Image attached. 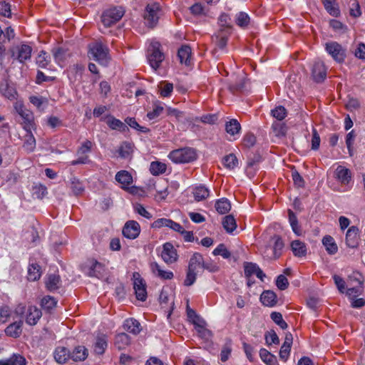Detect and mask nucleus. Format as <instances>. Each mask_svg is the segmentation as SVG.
<instances>
[{"label": "nucleus", "instance_id": "nucleus-63", "mask_svg": "<svg viewBox=\"0 0 365 365\" xmlns=\"http://www.w3.org/2000/svg\"><path fill=\"white\" fill-rule=\"evenodd\" d=\"M265 341L268 345L272 344H278L279 343V337L274 330L267 331L265 334Z\"/></svg>", "mask_w": 365, "mask_h": 365}, {"label": "nucleus", "instance_id": "nucleus-13", "mask_svg": "<svg viewBox=\"0 0 365 365\" xmlns=\"http://www.w3.org/2000/svg\"><path fill=\"white\" fill-rule=\"evenodd\" d=\"M244 271L246 278H250L253 274H255L257 278H259L261 281H263L264 278L266 277L265 274L259 268V267L253 262H245Z\"/></svg>", "mask_w": 365, "mask_h": 365}, {"label": "nucleus", "instance_id": "nucleus-3", "mask_svg": "<svg viewBox=\"0 0 365 365\" xmlns=\"http://www.w3.org/2000/svg\"><path fill=\"white\" fill-rule=\"evenodd\" d=\"M160 44L158 42H153L148 48V61L155 71L160 66L164 60V54L160 49Z\"/></svg>", "mask_w": 365, "mask_h": 365}, {"label": "nucleus", "instance_id": "nucleus-12", "mask_svg": "<svg viewBox=\"0 0 365 365\" xmlns=\"http://www.w3.org/2000/svg\"><path fill=\"white\" fill-rule=\"evenodd\" d=\"M312 76L317 83L323 82L327 77V68L322 61H317L314 63L312 70Z\"/></svg>", "mask_w": 365, "mask_h": 365}, {"label": "nucleus", "instance_id": "nucleus-64", "mask_svg": "<svg viewBox=\"0 0 365 365\" xmlns=\"http://www.w3.org/2000/svg\"><path fill=\"white\" fill-rule=\"evenodd\" d=\"M329 26L334 31L337 32H344L347 29L346 26L336 19L330 20Z\"/></svg>", "mask_w": 365, "mask_h": 365}, {"label": "nucleus", "instance_id": "nucleus-28", "mask_svg": "<svg viewBox=\"0 0 365 365\" xmlns=\"http://www.w3.org/2000/svg\"><path fill=\"white\" fill-rule=\"evenodd\" d=\"M88 355V349L83 346H78L71 352L70 359L74 361H84Z\"/></svg>", "mask_w": 365, "mask_h": 365}, {"label": "nucleus", "instance_id": "nucleus-15", "mask_svg": "<svg viewBox=\"0 0 365 365\" xmlns=\"http://www.w3.org/2000/svg\"><path fill=\"white\" fill-rule=\"evenodd\" d=\"M104 120L111 130H115L123 133L129 130L128 125L125 123L122 122L120 120L115 118L112 115H106L104 117Z\"/></svg>", "mask_w": 365, "mask_h": 365}, {"label": "nucleus", "instance_id": "nucleus-50", "mask_svg": "<svg viewBox=\"0 0 365 365\" xmlns=\"http://www.w3.org/2000/svg\"><path fill=\"white\" fill-rule=\"evenodd\" d=\"M245 78L242 76L239 77V78H237V80L236 82L232 81L230 83L229 90L233 93H237V92H241L245 88Z\"/></svg>", "mask_w": 365, "mask_h": 365}, {"label": "nucleus", "instance_id": "nucleus-34", "mask_svg": "<svg viewBox=\"0 0 365 365\" xmlns=\"http://www.w3.org/2000/svg\"><path fill=\"white\" fill-rule=\"evenodd\" d=\"M322 243L329 255H334L338 251V246L334 239L330 235H326L322 239Z\"/></svg>", "mask_w": 365, "mask_h": 365}, {"label": "nucleus", "instance_id": "nucleus-61", "mask_svg": "<svg viewBox=\"0 0 365 365\" xmlns=\"http://www.w3.org/2000/svg\"><path fill=\"white\" fill-rule=\"evenodd\" d=\"M47 194V188L43 185H36L33 188V196L42 199Z\"/></svg>", "mask_w": 365, "mask_h": 365}, {"label": "nucleus", "instance_id": "nucleus-48", "mask_svg": "<svg viewBox=\"0 0 365 365\" xmlns=\"http://www.w3.org/2000/svg\"><path fill=\"white\" fill-rule=\"evenodd\" d=\"M288 215H289V222L292 227V231L297 235H300L302 232H301L300 226L299 225L298 220H297L296 215L292 210H289Z\"/></svg>", "mask_w": 365, "mask_h": 365}, {"label": "nucleus", "instance_id": "nucleus-26", "mask_svg": "<svg viewBox=\"0 0 365 365\" xmlns=\"http://www.w3.org/2000/svg\"><path fill=\"white\" fill-rule=\"evenodd\" d=\"M115 180L122 185V188L125 189L133 182V177L127 170L118 171L115 177Z\"/></svg>", "mask_w": 365, "mask_h": 365}, {"label": "nucleus", "instance_id": "nucleus-7", "mask_svg": "<svg viewBox=\"0 0 365 365\" xmlns=\"http://www.w3.org/2000/svg\"><path fill=\"white\" fill-rule=\"evenodd\" d=\"M11 56L14 60H17L19 63H24L26 61L29 60L31 57L32 48L25 43H21L11 47L9 49Z\"/></svg>", "mask_w": 365, "mask_h": 365}, {"label": "nucleus", "instance_id": "nucleus-21", "mask_svg": "<svg viewBox=\"0 0 365 365\" xmlns=\"http://www.w3.org/2000/svg\"><path fill=\"white\" fill-rule=\"evenodd\" d=\"M259 299L263 305L269 307H273L277 303V294L272 290H264L261 294Z\"/></svg>", "mask_w": 365, "mask_h": 365}, {"label": "nucleus", "instance_id": "nucleus-35", "mask_svg": "<svg viewBox=\"0 0 365 365\" xmlns=\"http://www.w3.org/2000/svg\"><path fill=\"white\" fill-rule=\"evenodd\" d=\"M151 269L153 272L161 279H171L173 278L174 274L173 272L163 270L157 262L151 264Z\"/></svg>", "mask_w": 365, "mask_h": 365}, {"label": "nucleus", "instance_id": "nucleus-9", "mask_svg": "<svg viewBox=\"0 0 365 365\" xmlns=\"http://www.w3.org/2000/svg\"><path fill=\"white\" fill-rule=\"evenodd\" d=\"M133 289L138 300L145 302L147 299L146 284L138 272H134Z\"/></svg>", "mask_w": 365, "mask_h": 365}, {"label": "nucleus", "instance_id": "nucleus-1", "mask_svg": "<svg viewBox=\"0 0 365 365\" xmlns=\"http://www.w3.org/2000/svg\"><path fill=\"white\" fill-rule=\"evenodd\" d=\"M88 56L98 63L106 66L110 60L109 49L100 41L93 42L88 46Z\"/></svg>", "mask_w": 365, "mask_h": 365}, {"label": "nucleus", "instance_id": "nucleus-56", "mask_svg": "<svg viewBox=\"0 0 365 365\" xmlns=\"http://www.w3.org/2000/svg\"><path fill=\"white\" fill-rule=\"evenodd\" d=\"M270 317L272 320L276 323L280 328L282 329H286L287 328V322L283 319L282 315L279 312H273L270 314Z\"/></svg>", "mask_w": 365, "mask_h": 365}, {"label": "nucleus", "instance_id": "nucleus-36", "mask_svg": "<svg viewBox=\"0 0 365 365\" xmlns=\"http://www.w3.org/2000/svg\"><path fill=\"white\" fill-rule=\"evenodd\" d=\"M130 343V337L125 333H119L115 336V345L119 349H125Z\"/></svg>", "mask_w": 365, "mask_h": 365}, {"label": "nucleus", "instance_id": "nucleus-44", "mask_svg": "<svg viewBox=\"0 0 365 365\" xmlns=\"http://www.w3.org/2000/svg\"><path fill=\"white\" fill-rule=\"evenodd\" d=\"M235 23L239 27L246 29L250 23V18L247 13L240 11L235 16Z\"/></svg>", "mask_w": 365, "mask_h": 365}, {"label": "nucleus", "instance_id": "nucleus-2", "mask_svg": "<svg viewBox=\"0 0 365 365\" xmlns=\"http://www.w3.org/2000/svg\"><path fill=\"white\" fill-rule=\"evenodd\" d=\"M168 158L175 163H188L197 159L195 149L183 148L171 151Z\"/></svg>", "mask_w": 365, "mask_h": 365}, {"label": "nucleus", "instance_id": "nucleus-22", "mask_svg": "<svg viewBox=\"0 0 365 365\" xmlns=\"http://www.w3.org/2000/svg\"><path fill=\"white\" fill-rule=\"evenodd\" d=\"M231 32L217 31L212 36V41L220 49H224L227 43L228 38Z\"/></svg>", "mask_w": 365, "mask_h": 365}, {"label": "nucleus", "instance_id": "nucleus-46", "mask_svg": "<svg viewBox=\"0 0 365 365\" xmlns=\"http://www.w3.org/2000/svg\"><path fill=\"white\" fill-rule=\"evenodd\" d=\"M222 164L226 168L233 170L237 167L238 160L235 155L230 153L223 158Z\"/></svg>", "mask_w": 365, "mask_h": 365}, {"label": "nucleus", "instance_id": "nucleus-16", "mask_svg": "<svg viewBox=\"0 0 365 365\" xmlns=\"http://www.w3.org/2000/svg\"><path fill=\"white\" fill-rule=\"evenodd\" d=\"M334 177L342 185H348L352 179V174L349 169L339 165L334 171Z\"/></svg>", "mask_w": 365, "mask_h": 365}, {"label": "nucleus", "instance_id": "nucleus-60", "mask_svg": "<svg viewBox=\"0 0 365 365\" xmlns=\"http://www.w3.org/2000/svg\"><path fill=\"white\" fill-rule=\"evenodd\" d=\"M103 265L100 262L94 260L91 266L89 275L98 277L101 274Z\"/></svg>", "mask_w": 365, "mask_h": 365}, {"label": "nucleus", "instance_id": "nucleus-30", "mask_svg": "<svg viewBox=\"0 0 365 365\" xmlns=\"http://www.w3.org/2000/svg\"><path fill=\"white\" fill-rule=\"evenodd\" d=\"M219 30L221 31L232 32V26L230 15L222 13L218 18Z\"/></svg>", "mask_w": 365, "mask_h": 365}, {"label": "nucleus", "instance_id": "nucleus-32", "mask_svg": "<svg viewBox=\"0 0 365 365\" xmlns=\"http://www.w3.org/2000/svg\"><path fill=\"white\" fill-rule=\"evenodd\" d=\"M291 249L295 257H302L307 254V247L304 242L300 240H294L291 243Z\"/></svg>", "mask_w": 365, "mask_h": 365}, {"label": "nucleus", "instance_id": "nucleus-8", "mask_svg": "<svg viewBox=\"0 0 365 365\" xmlns=\"http://www.w3.org/2000/svg\"><path fill=\"white\" fill-rule=\"evenodd\" d=\"M326 51L337 63H341L346 58V48L336 41H329L325 44Z\"/></svg>", "mask_w": 365, "mask_h": 365}, {"label": "nucleus", "instance_id": "nucleus-38", "mask_svg": "<svg viewBox=\"0 0 365 365\" xmlns=\"http://www.w3.org/2000/svg\"><path fill=\"white\" fill-rule=\"evenodd\" d=\"M222 224L223 228L227 233H232L237 228V223L232 215H226L222 218Z\"/></svg>", "mask_w": 365, "mask_h": 365}, {"label": "nucleus", "instance_id": "nucleus-55", "mask_svg": "<svg viewBox=\"0 0 365 365\" xmlns=\"http://www.w3.org/2000/svg\"><path fill=\"white\" fill-rule=\"evenodd\" d=\"M272 115L278 120H282L287 116V110L284 106H279L271 110Z\"/></svg>", "mask_w": 365, "mask_h": 365}, {"label": "nucleus", "instance_id": "nucleus-47", "mask_svg": "<svg viewBox=\"0 0 365 365\" xmlns=\"http://www.w3.org/2000/svg\"><path fill=\"white\" fill-rule=\"evenodd\" d=\"M167 166L165 163L154 161L150 163V172L153 175H159L165 173Z\"/></svg>", "mask_w": 365, "mask_h": 365}, {"label": "nucleus", "instance_id": "nucleus-31", "mask_svg": "<svg viewBox=\"0 0 365 365\" xmlns=\"http://www.w3.org/2000/svg\"><path fill=\"white\" fill-rule=\"evenodd\" d=\"M259 356L266 365H279L277 356L266 349L262 348L259 350Z\"/></svg>", "mask_w": 365, "mask_h": 365}, {"label": "nucleus", "instance_id": "nucleus-57", "mask_svg": "<svg viewBox=\"0 0 365 365\" xmlns=\"http://www.w3.org/2000/svg\"><path fill=\"white\" fill-rule=\"evenodd\" d=\"M215 256L221 255L224 259H228L231 256L230 252L224 244H220L212 252Z\"/></svg>", "mask_w": 365, "mask_h": 365}, {"label": "nucleus", "instance_id": "nucleus-43", "mask_svg": "<svg viewBox=\"0 0 365 365\" xmlns=\"http://www.w3.org/2000/svg\"><path fill=\"white\" fill-rule=\"evenodd\" d=\"M273 240L274 241L273 245V257L277 259L281 256L284 245L279 235H274Z\"/></svg>", "mask_w": 365, "mask_h": 365}, {"label": "nucleus", "instance_id": "nucleus-33", "mask_svg": "<svg viewBox=\"0 0 365 365\" xmlns=\"http://www.w3.org/2000/svg\"><path fill=\"white\" fill-rule=\"evenodd\" d=\"M226 132L232 136H239L241 130V125L237 120L231 119L225 123Z\"/></svg>", "mask_w": 365, "mask_h": 365}, {"label": "nucleus", "instance_id": "nucleus-58", "mask_svg": "<svg viewBox=\"0 0 365 365\" xmlns=\"http://www.w3.org/2000/svg\"><path fill=\"white\" fill-rule=\"evenodd\" d=\"M356 279L359 282V287L349 288L346 290L347 296L349 298H351V299L356 297L357 296L360 295L361 294V291H362V284H363L362 280L360 279Z\"/></svg>", "mask_w": 365, "mask_h": 365}, {"label": "nucleus", "instance_id": "nucleus-4", "mask_svg": "<svg viewBox=\"0 0 365 365\" xmlns=\"http://www.w3.org/2000/svg\"><path fill=\"white\" fill-rule=\"evenodd\" d=\"M14 108L22 119L21 124L23 128L25 130L36 129L34 113L21 103H16Z\"/></svg>", "mask_w": 365, "mask_h": 365}, {"label": "nucleus", "instance_id": "nucleus-40", "mask_svg": "<svg viewBox=\"0 0 365 365\" xmlns=\"http://www.w3.org/2000/svg\"><path fill=\"white\" fill-rule=\"evenodd\" d=\"M215 209L218 213L223 215L227 213L231 209V204L226 198L217 200L215 205Z\"/></svg>", "mask_w": 365, "mask_h": 365}, {"label": "nucleus", "instance_id": "nucleus-23", "mask_svg": "<svg viewBox=\"0 0 365 365\" xmlns=\"http://www.w3.org/2000/svg\"><path fill=\"white\" fill-rule=\"evenodd\" d=\"M124 330L134 334H138L141 331L140 322L134 318H128L123 322Z\"/></svg>", "mask_w": 365, "mask_h": 365}, {"label": "nucleus", "instance_id": "nucleus-19", "mask_svg": "<svg viewBox=\"0 0 365 365\" xmlns=\"http://www.w3.org/2000/svg\"><path fill=\"white\" fill-rule=\"evenodd\" d=\"M0 93L4 97L10 101L16 99L17 96L16 88L7 80H3L0 82Z\"/></svg>", "mask_w": 365, "mask_h": 365}, {"label": "nucleus", "instance_id": "nucleus-41", "mask_svg": "<svg viewBox=\"0 0 365 365\" xmlns=\"http://www.w3.org/2000/svg\"><path fill=\"white\" fill-rule=\"evenodd\" d=\"M192 194L196 201H201L209 196L210 191L205 186L200 185L194 188Z\"/></svg>", "mask_w": 365, "mask_h": 365}, {"label": "nucleus", "instance_id": "nucleus-20", "mask_svg": "<svg viewBox=\"0 0 365 365\" xmlns=\"http://www.w3.org/2000/svg\"><path fill=\"white\" fill-rule=\"evenodd\" d=\"M292 341V334L291 333H287L285 335L284 341L279 350V358L281 360L287 361L289 359Z\"/></svg>", "mask_w": 365, "mask_h": 365}, {"label": "nucleus", "instance_id": "nucleus-45", "mask_svg": "<svg viewBox=\"0 0 365 365\" xmlns=\"http://www.w3.org/2000/svg\"><path fill=\"white\" fill-rule=\"evenodd\" d=\"M133 152L132 144L128 141L123 142L118 148V153L122 158H128Z\"/></svg>", "mask_w": 365, "mask_h": 365}, {"label": "nucleus", "instance_id": "nucleus-5", "mask_svg": "<svg viewBox=\"0 0 365 365\" xmlns=\"http://www.w3.org/2000/svg\"><path fill=\"white\" fill-rule=\"evenodd\" d=\"M160 13V6L158 3L153 2L146 6L144 19L149 27L153 28L158 24Z\"/></svg>", "mask_w": 365, "mask_h": 365}, {"label": "nucleus", "instance_id": "nucleus-25", "mask_svg": "<svg viewBox=\"0 0 365 365\" xmlns=\"http://www.w3.org/2000/svg\"><path fill=\"white\" fill-rule=\"evenodd\" d=\"M25 131L26 133L24 136L23 148L27 153H32L36 148V139L32 134V130Z\"/></svg>", "mask_w": 365, "mask_h": 365}, {"label": "nucleus", "instance_id": "nucleus-27", "mask_svg": "<svg viewBox=\"0 0 365 365\" xmlns=\"http://www.w3.org/2000/svg\"><path fill=\"white\" fill-rule=\"evenodd\" d=\"M22 320L11 324L5 329L6 334L14 338L19 337L22 332Z\"/></svg>", "mask_w": 365, "mask_h": 365}, {"label": "nucleus", "instance_id": "nucleus-51", "mask_svg": "<svg viewBox=\"0 0 365 365\" xmlns=\"http://www.w3.org/2000/svg\"><path fill=\"white\" fill-rule=\"evenodd\" d=\"M57 304V301L54 297H52L51 296H46L41 299V307L48 311L50 312L51 309H53Z\"/></svg>", "mask_w": 365, "mask_h": 365}, {"label": "nucleus", "instance_id": "nucleus-37", "mask_svg": "<svg viewBox=\"0 0 365 365\" xmlns=\"http://www.w3.org/2000/svg\"><path fill=\"white\" fill-rule=\"evenodd\" d=\"M107 339L105 335H99L96 337L94 344V351L97 354H103L107 348Z\"/></svg>", "mask_w": 365, "mask_h": 365}, {"label": "nucleus", "instance_id": "nucleus-42", "mask_svg": "<svg viewBox=\"0 0 365 365\" xmlns=\"http://www.w3.org/2000/svg\"><path fill=\"white\" fill-rule=\"evenodd\" d=\"M59 283L60 277L58 275L48 274L46 281V287L48 291L53 292L58 288Z\"/></svg>", "mask_w": 365, "mask_h": 365}, {"label": "nucleus", "instance_id": "nucleus-29", "mask_svg": "<svg viewBox=\"0 0 365 365\" xmlns=\"http://www.w3.org/2000/svg\"><path fill=\"white\" fill-rule=\"evenodd\" d=\"M191 53V48L189 46H182L178 51V57L180 62L189 66L190 64Z\"/></svg>", "mask_w": 365, "mask_h": 365}, {"label": "nucleus", "instance_id": "nucleus-53", "mask_svg": "<svg viewBox=\"0 0 365 365\" xmlns=\"http://www.w3.org/2000/svg\"><path fill=\"white\" fill-rule=\"evenodd\" d=\"M125 122L127 125L141 133H148L150 132L149 128L140 125L134 118H127Z\"/></svg>", "mask_w": 365, "mask_h": 365}, {"label": "nucleus", "instance_id": "nucleus-10", "mask_svg": "<svg viewBox=\"0 0 365 365\" xmlns=\"http://www.w3.org/2000/svg\"><path fill=\"white\" fill-rule=\"evenodd\" d=\"M163 260L168 264H173L178 260L177 250L170 242H165L163 246L161 252Z\"/></svg>", "mask_w": 365, "mask_h": 365}, {"label": "nucleus", "instance_id": "nucleus-49", "mask_svg": "<svg viewBox=\"0 0 365 365\" xmlns=\"http://www.w3.org/2000/svg\"><path fill=\"white\" fill-rule=\"evenodd\" d=\"M50 61V56L46 51H41L36 57V63L38 67L45 68L49 64Z\"/></svg>", "mask_w": 365, "mask_h": 365}, {"label": "nucleus", "instance_id": "nucleus-6", "mask_svg": "<svg viewBox=\"0 0 365 365\" xmlns=\"http://www.w3.org/2000/svg\"><path fill=\"white\" fill-rule=\"evenodd\" d=\"M125 11L120 6L107 9L101 16L102 23L104 26L109 27L120 21Z\"/></svg>", "mask_w": 365, "mask_h": 365}, {"label": "nucleus", "instance_id": "nucleus-52", "mask_svg": "<svg viewBox=\"0 0 365 365\" xmlns=\"http://www.w3.org/2000/svg\"><path fill=\"white\" fill-rule=\"evenodd\" d=\"M158 88L163 97H169L173 92V84L167 81H162L160 83Z\"/></svg>", "mask_w": 365, "mask_h": 365}, {"label": "nucleus", "instance_id": "nucleus-59", "mask_svg": "<svg viewBox=\"0 0 365 365\" xmlns=\"http://www.w3.org/2000/svg\"><path fill=\"white\" fill-rule=\"evenodd\" d=\"M256 143V137L253 133H247L242 138V145L245 148H250Z\"/></svg>", "mask_w": 365, "mask_h": 365}, {"label": "nucleus", "instance_id": "nucleus-24", "mask_svg": "<svg viewBox=\"0 0 365 365\" xmlns=\"http://www.w3.org/2000/svg\"><path fill=\"white\" fill-rule=\"evenodd\" d=\"M70 356L71 351L64 346L56 347L53 352L54 359L58 364L66 363L70 359Z\"/></svg>", "mask_w": 365, "mask_h": 365}, {"label": "nucleus", "instance_id": "nucleus-39", "mask_svg": "<svg viewBox=\"0 0 365 365\" xmlns=\"http://www.w3.org/2000/svg\"><path fill=\"white\" fill-rule=\"evenodd\" d=\"M41 274V267L37 263H32L29 264L27 276L29 281L38 280L40 278Z\"/></svg>", "mask_w": 365, "mask_h": 365}, {"label": "nucleus", "instance_id": "nucleus-11", "mask_svg": "<svg viewBox=\"0 0 365 365\" xmlns=\"http://www.w3.org/2000/svg\"><path fill=\"white\" fill-rule=\"evenodd\" d=\"M122 232L125 237L134 240L140 235V225L135 220H129L125 224Z\"/></svg>", "mask_w": 365, "mask_h": 365}, {"label": "nucleus", "instance_id": "nucleus-54", "mask_svg": "<svg viewBox=\"0 0 365 365\" xmlns=\"http://www.w3.org/2000/svg\"><path fill=\"white\" fill-rule=\"evenodd\" d=\"M163 110L164 108L160 103H155L153 110L147 113V117L149 120H154L163 113Z\"/></svg>", "mask_w": 365, "mask_h": 365}, {"label": "nucleus", "instance_id": "nucleus-14", "mask_svg": "<svg viewBox=\"0 0 365 365\" xmlns=\"http://www.w3.org/2000/svg\"><path fill=\"white\" fill-rule=\"evenodd\" d=\"M359 230L356 226L350 227L346 233V244L350 248H356L359 241Z\"/></svg>", "mask_w": 365, "mask_h": 365}, {"label": "nucleus", "instance_id": "nucleus-17", "mask_svg": "<svg viewBox=\"0 0 365 365\" xmlns=\"http://www.w3.org/2000/svg\"><path fill=\"white\" fill-rule=\"evenodd\" d=\"M41 316L42 312L40 309L35 306H30L26 312V322L31 326L36 325Z\"/></svg>", "mask_w": 365, "mask_h": 365}, {"label": "nucleus", "instance_id": "nucleus-18", "mask_svg": "<svg viewBox=\"0 0 365 365\" xmlns=\"http://www.w3.org/2000/svg\"><path fill=\"white\" fill-rule=\"evenodd\" d=\"M203 260L200 253L195 252L189 260L187 269L198 274L202 271Z\"/></svg>", "mask_w": 365, "mask_h": 365}, {"label": "nucleus", "instance_id": "nucleus-62", "mask_svg": "<svg viewBox=\"0 0 365 365\" xmlns=\"http://www.w3.org/2000/svg\"><path fill=\"white\" fill-rule=\"evenodd\" d=\"M326 11L332 16L338 17L340 16L341 12L339 10V5L336 2L332 3L331 4H327L324 6Z\"/></svg>", "mask_w": 365, "mask_h": 365}]
</instances>
